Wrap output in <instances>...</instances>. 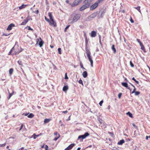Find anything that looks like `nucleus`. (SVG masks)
<instances>
[{"mask_svg":"<svg viewBox=\"0 0 150 150\" xmlns=\"http://www.w3.org/2000/svg\"><path fill=\"white\" fill-rule=\"evenodd\" d=\"M80 17L81 15L79 14H75L72 19H69L68 21L71 23H73L76 22L80 18Z\"/></svg>","mask_w":150,"mask_h":150,"instance_id":"f257e3e1","label":"nucleus"},{"mask_svg":"<svg viewBox=\"0 0 150 150\" xmlns=\"http://www.w3.org/2000/svg\"><path fill=\"white\" fill-rule=\"evenodd\" d=\"M86 53L87 56L88 57V58L90 61L91 63V65L92 67H93V61L92 59V57L91 56V52L90 51L86 49Z\"/></svg>","mask_w":150,"mask_h":150,"instance_id":"f03ea898","label":"nucleus"},{"mask_svg":"<svg viewBox=\"0 0 150 150\" xmlns=\"http://www.w3.org/2000/svg\"><path fill=\"white\" fill-rule=\"evenodd\" d=\"M16 47L15 48V53L16 55L18 54L19 53L22 52L23 49H21L20 47H19L18 45H16Z\"/></svg>","mask_w":150,"mask_h":150,"instance_id":"7ed1b4c3","label":"nucleus"},{"mask_svg":"<svg viewBox=\"0 0 150 150\" xmlns=\"http://www.w3.org/2000/svg\"><path fill=\"white\" fill-rule=\"evenodd\" d=\"M82 1V0H75L72 4L69 3V4L72 7H74L78 5Z\"/></svg>","mask_w":150,"mask_h":150,"instance_id":"20e7f679","label":"nucleus"},{"mask_svg":"<svg viewBox=\"0 0 150 150\" xmlns=\"http://www.w3.org/2000/svg\"><path fill=\"white\" fill-rule=\"evenodd\" d=\"M90 134L88 132H85L84 134L79 135L78 139H82V140L86 138V137L89 136Z\"/></svg>","mask_w":150,"mask_h":150,"instance_id":"39448f33","label":"nucleus"},{"mask_svg":"<svg viewBox=\"0 0 150 150\" xmlns=\"http://www.w3.org/2000/svg\"><path fill=\"white\" fill-rule=\"evenodd\" d=\"M91 5V3H88L87 4H85L84 5L82 6L79 9L80 11H82L85 9L86 8L89 7Z\"/></svg>","mask_w":150,"mask_h":150,"instance_id":"423d86ee","label":"nucleus"},{"mask_svg":"<svg viewBox=\"0 0 150 150\" xmlns=\"http://www.w3.org/2000/svg\"><path fill=\"white\" fill-rule=\"evenodd\" d=\"M39 43V45L40 47H42V46L44 42L43 40L41 39V38H39L37 39V43L38 44V42Z\"/></svg>","mask_w":150,"mask_h":150,"instance_id":"0eeeda50","label":"nucleus"},{"mask_svg":"<svg viewBox=\"0 0 150 150\" xmlns=\"http://www.w3.org/2000/svg\"><path fill=\"white\" fill-rule=\"evenodd\" d=\"M49 23L50 25H52L54 27L57 26L56 23L54 21V19L50 20V22H49Z\"/></svg>","mask_w":150,"mask_h":150,"instance_id":"6e6552de","label":"nucleus"},{"mask_svg":"<svg viewBox=\"0 0 150 150\" xmlns=\"http://www.w3.org/2000/svg\"><path fill=\"white\" fill-rule=\"evenodd\" d=\"M29 114V113H23L22 115H24L25 116H27L29 118H32L34 116V115L33 113H31L29 115H28Z\"/></svg>","mask_w":150,"mask_h":150,"instance_id":"1a4fd4ad","label":"nucleus"},{"mask_svg":"<svg viewBox=\"0 0 150 150\" xmlns=\"http://www.w3.org/2000/svg\"><path fill=\"white\" fill-rule=\"evenodd\" d=\"M98 6V3L97 2L93 4L90 7V10H93L96 8Z\"/></svg>","mask_w":150,"mask_h":150,"instance_id":"9d476101","label":"nucleus"},{"mask_svg":"<svg viewBox=\"0 0 150 150\" xmlns=\"http://www.w3.org/2000/svg\"><path fill=\"white\" fill-rule=\"evenodd\" d=\"M105 12L103 11L100 10L98 13V17L99 18H102L104 15Z\"/></svg>","mask_w":150,"mask_h":150,"instance_id":"9b49d317","label":"nucleus"},{"mask_svg":"<svg viewBox=\"0 0 150 150\" xmlns=\"http://www.w3.org/2000/svg\"><path fill=\"white\" fill-rule=\"evenodd\" d=\"M122 85L127 88V89L129 90L130 91H131V89L129 88V87H128V85L127 83L126 82H122Z\"/></svg>","mask_w":150,"mask_h":150,"instance_id":"f8f14e48","label":"nucleus"},{"mask_svg":"<svg viewBox=\"0 0 150 150\" xmlns=\"http://www.w3.org/2000/svg\"><path fill=\"white\" fill-rule=\"evenodd\" d=\"M75 145V144L74 143L72 144L69 145L66 149V150H70Z\"/></svg>","mask_w":150,"mask_h":150,"instance_id":"ddd939ff","label":"nucleus"},{"mask_svg":"<svg viewBox=\"0 0 150 150\" xmlns=\"http://www.w3.org/2000/svg\"><path fill=\"white\" fill-rule=\"evenodd\" d=\"M15 26V25L13 23H11L8 26V28H7V30H11L13 27H14Z\"/></svg>","mask_w":150,"mask_h":150,"instance_id":"4468645a","label":"nucleus"},{"mask_svg":"<svg viewBox=\"0 0 150 150\" xmlns=\"http://www.w3.org/2000/svg\"><path fill=\"white\" fill-rule=\"evenodd\" d=\"M97 12L93 13L90 16V18H91V19L94 18L97 16Z\"/></svg>","mask_w":150,"mask_h":150,"instance_id":"2eb2a0df","label":"nucleus"},{"mask_svg":"<svg viewBox=\"0 0 150 150\" xmlns=\"http://www.w3.org/2000/svg\"><path fill=\"white\" fill-rule=\"evenodd\" d=\"M96 35V32L94 31H92L91 32V36L92 37H94Z\"/></svg>","mask_w":150,"mask_h":150,"instance_id":"dca6fc26","label":"nucleus"},{"mask_svg":"<svg viewBox=\"0 0 150 150\" xmlns=\"http://www.w3.org/2000/svg\"><path fill=\"white\" fill-rule=\"evenodd\" d=\"M82 75L84 78H86L88 76L87 72L86 71H84Z\"/></svg>","mask_w":150,"mask_h":150,"instance_id":"f3484780","label":"nucleus"},{"mask_svg":"<svg viewBox=\"0 0 150 150\" xmlns=\"http://www.w3.org/2000/svg\"><path fill=\"white\" fill-rule=\"evenodd\" d=\"M125 141L124 139H122L118 142L117 144L119 145H122L125 143Z\"/></svg>","mask_w":150,"mask_h":150,"instance_id":"a211bd4d","label":"nucleus"},{"mask_svg":"<svg viewBox=\"0 0 150 150\" xmlns=\"http://www.w3.org/2000/svg\"><path fill=\"white\" fill-rule=\"evenodd\" d=\"M16 47V45H15L11 49V50L10 51L8 54V55H11V53L13 51L15 50V48Z\"/></svg>","mask_w":150,"mask_h":150,"instance_id":"6ab92c4d","label":"nucleus"},{"mask_svg":"<svg viewBox=\"0 0 150 150\" xmlns=\"http://www.w3.org/2000/svg\"><path fill=\"white\" fill-rule=\"evenodd\" d=\"M28 20L25 19L23 20V21L21 23V25H24L28 22Z\"/></svg>","mask_w":150,"mask_h":150,"instance_id":"aec40b11","label":"nucleus"},{"mask_svg":"<svg viewBox=\"0 0 150 150\" xmlns=\"http://www.w3.org/2000/svg\"><path fill=\"white\" fill-rule=\"evenodd\" d=\"M93 0H85L83 2L84 4H87L88 3H90V2Z\"/></svg>","mask_w":150,"mask_h":150,"instance_id":"412c9836","label":"nucleus"},{"mask_svg":"<svg viewBox=\"0 0 150 150\" xmlns=\"http://www.w3.org/2000/svg\"><path fill=\"white\" fill-rule=\"evenodd\" d=\"M50 119H45L44 121V123L45 124L48 123L50 121Z\"/></svg>","mask_w":150,"mask_h":150,"instance_id":"4be33fe9","label":"nucleus"},{"mask_svg":"<svg viewBox=\"0 0 150 150\" xmlns=\"http://www.w3.org/2000/svg\"><path fill=\"white\" fill-rule=\"evenodd\" d=\"M68 89V86H64L63 88V91H67Z\"/></svg>","mask_w":150,"mask_h":150,"instance_id":"5701e85b","label":"nucleus"},{"mask_svg":"<svg viewBox=\"0 0 150 150\" xmlns=\"http://www.w3.org/2000/svg\"><path fill=\"white\" fill-rule=\"evenodd\" d=\"M48 14L50 20L53 19L52 13L49 12Z\"/></svg>","mask_w":150,"mask_h":150,"instance_id":"b1692460","label":"nucleus"},{"mask_svg":"<svg viewBox=\"0 0 150 150\" xmlns=\"http://www.w3.org/2000/svg\"><path fill=\"white\" fill-rule=\"evenodd\" d=\"M112 49L114 53H115L116 52V50L115 48V45H113L112 47Z\"/></svg>","mask_w":150,"mask_h":150,"instance_id":"393cba45","label":"nucleus"},{"mask_svg":"<svg viewBox=\"0 0 150 150\" xmlns=\"http://www.w3.org/2000/svg\"><path fill=\"white\" fill-rule=\"evenodd\" d=\"M13 69L12 68L10 69L9 70V74L10 76L11 75V74H12V73H13Z\"/></svg>","mask_w":150,"mask_h":150,"instance_id":"a878e982","label":"nucleus"},{"mask_svg":"<svg viewBox=\"0 0 150 150\" xmlns=\"http://www.w3.org/2000/svg\"><path fill=\"white\" fill-rule=\"evenodd\" d=\"M127 115H128L130 117L132 118L133 116L132 114L130 112H128L126 113Z\"/></svg>","mask_w":150,"mask_h":150,"instance_id":"bb28decb","label":"nucleus"},{"mask_svg":"<svg viewBox=\"0 0 150 150\" xmlns=\"http://www.w3.org/2000/svg\"><path fill=\"white\" fill-rule=\"evenodd\" d=\"M26 6V5L23 4L21 6H20L19 7V9H23V8H25V7Z\"/></svg>","mask_w":150,"mask_h":150,"instance_id":"cd10ccee","label":"nucleus"},{"mask_svg":"<svg viewBox=\"0 0 150 150\" xmlns=\"http://www.w3.org/2000/svg\"><path fill=\"white\" fill-rule=\"evenodd\" d=\"M14 92L13 91V92L12 93H10L9 92V96L8 98V99H9L11 98V96L13 94Z\"/></svg>","mask_w":150,"mask_h":150,"instance_id":"c85d7f7f","label":"nucleus"},{"mask_svg":"<svg viewBox=\"0 0 150 150\" xmlns=\"http://www.w3.org/2000/svg\"><path fill=\"white\" fill-rule=\"evenodd\" d=\"M134 8L137 9L139 12H141V10H140V6H138L137 7H134Z\"/></svg>","mask_w":150,"mask_h":150,"instance_id":"c756f323","label":"nucleus"},{"mask_svg":"<svg viewBox=\"0 0 150 150\" xmlns=\"http://www.w3.org/2000/svg\"><path fill=\"white\" fill-rule=\"evenodd\" d=\"M132 80L134 81L136 83V84H138L139 83V82L138 81L136 80L134 77H133L132 78Z\"/></svg>","mask_w":150,"mask_h":150,"instance_id":"7c9ffc66","label":"nucleus"},{"mask_svg":"<svg viewBox=\"0 0 150 150\" xmlns=\"http://www.w3.org/2000/svg\"><path fill=\"white\" fill-rule=\"evenodd\" d=\"M91 18H90V16H88L87 18H86V21H91Z\"/></svg>","mask_w":150,"mask_h":150,"instance_id":"2f4dec72","label":"nucleus"},{"mask_svg":"<svg viewBox=\"0 0 150 150\" xmlns=\"http://www.w3.org/2000/svg\"><path fill=\"white\" fill-rule=\"evenodd\" d=\"M141 47V49L142 50L144 51V52H146L144 46Z\"/></svg>","mask_w":150,"mask_h":150,"instance_id":"473e14b6","label":"nucleus"},{"mask_svg":"<svg viewBox=\"0 0 150 150\" xmlns=\"http://www.w3.org/2000/svg\"><path fill=\"white\" fill-rule=\"evenodd\" d=\"M18 63L19 65H20L21 66H22V62L21 60H18Z\"/></svg>","mask_w":150,"mask_h":150,"instance_id":"72a5a7b5","label":"nucleus"},{"mask_svg":"<svg viewBox=\"0 0 150 150\" xmlns=\"http://www.w3.org/2000/svg\"><path fill=\"white\" fill-rule=\"evenodd\" d=\"M80 65L81 68H83L84 69H86L84 68L83 65L81 62H80Z\"/></svg>","mask_w":150,"mask_h":150,"instance_id":"f704fd0d","label":"nucleus"},{"mask_svg":"<svg viewBox=\"0 0 150 150\" xmlns=\"http://www.w3.org/2000/svg\"><path fill=\"white\" fill-rule=\"evenodd\" d=\"M60 137L59 134H58V136L57 137H55L54 138V141H56Z\"/></svg>","mask_w":150,"mask_h":150,"instance_id":"c9c22d12","label":"nucleus"},{"mask_svg":"<svg viewBox=\"0 0 150 150\" xmlns=\"http://www.w3.org/2000/svg\"><path fill=\"white\" fill-rule=\"evenodd\" d=\"M79 84H82V85H83V81L81 79L79 80Z\"/></svg>","mask_w":150,"mask_h":150,"instance_id":"e433bc0d","label":"nucleus"},{"mask_svg":"<svg viewBox=\"0 0 150 150\" xmlns=\"http://www.w3.org/2000/svg\"><path fill=\"white\" fill-rule=\"evenodd\" d=\"M33 139H35L36 138L38 137L39 136V135H36L35 134H33Z\"/></svg>","mask_w":150,"mask_h":150,"instance_id":"4c0bfd02","label":"nucleus"},{"mask_svg":"<svg viewBox=\"0 0 150 150\" xmlns=\"http://www.w3.org/2000/svg\"><path fill=\"white\" fill-rule=\"evenodd\" d=\"M70 26V25H68L65 28L64 30V32H66L67 31V30L68 28Z\"/></svg>","mask_w":150,"mask_h":150,"instance_id":"58836bf2","label":"nucleus"},{"mask_svg":"<svg viewBox=\"0 0 150 150\" xmlns=\"http://www.w3.org/2000/svg\"><path fill=\"white\" fill-rule=\"evenodd\" d=\"M58 51L59 53L60 54H61V49L60 48H59L58 49Z\"/></svg>","mask_w":150,"mask_h":150,"instance_id":"ea45409f","label":"nucleus"},{"mask_svg":"<svg viewBox=\"0 0 150 150\" xmlns=\"http://www.w3.org/2000/svg\"><path fill=\"white\" fill-rule=\"evenodd\" d=\"M134 93H135V94L136 96L140 94V92L139 91H135Z\"/></svg>","mask_w":150,"mask_h":150,"instance_id":"a19ab883","label":"nucleus"},{"mask_svg":"<svg viewBox=\"0 0 150 150\" xmlns=\"http://www.w3.org/2000/svg\"><path fill=\"white\" fill-rule=\"evenodd\" d=\"M130 66L132 67H134V64H133V63H132V62L131 61H130Z\"/></svg>","mask_w":150,"mask_h":150,"instance_id":"79ce46f5","label":"nucleus"},{"mask_svg":"<svg viewBox=\"0 0 150 150\" xmlns=\"http://www.w3.org/2000/svg\"><path fill=\"white\" fill-rule=\"evenodd\" d=\"M45 20L47 22H50V20H49V19L47 18L46 16H45Z\"/></svg>","mask_w":150,"mask_h":150,"instance_id":"37998d69","label":"nucleus"},{"mask_svg":"<svg viewBox=\"0 0 150 150\" xmlns=\"http://www.w3.org/2000/svg\"><path fill=\"white\" fill-rule=\"evenodd\" d=\"M103 103V100L100 101V103H99V105H100V106H102Z\"/></svg>","mask_w":150,"mask_h":150,"instance_id":"c03bdc74","label":"nucleus"},{"mask_svg":"<svg viewBox=\"0 0 150 150\" xmlns=\"http://www.w3.org/2000/svg\"><path fill=\"white\" fill-rule=\"evenodd\" d=\"M6 145V143L2 144H0V147H4Z\"/></svg>","mask_w":150,"mask_h":150,"instance_id":"a18cd8bd","label":"nucleus"},{"mask_svg":"<svg viewBox=\"0 0 150 150\" xmlns=\"http://www.w3.org/2000/svg\"><path fill=\"white\" fill-rule=\"evenodd\" d=\"M122 95V94L121 93H119L118 95V98H120L121 96Z\"/></svg>","mask_w":150,"mask_h":150,"instance_id":"49530a36","label":"nucleus"},{"mask_svg":"<svg viewBox=\"0 0 150 150\" xmlns=\"http://www.w3.org/2000/svg\"><path fill=\"white\" fill-rule=\"evenodd\" d=\"M67 73H66L65 74V77H64V79H68V78L67 76Z\"/></svg>","mask_w":150,"mask_h":150,"instance_id":"de8ad7c7","label":"nucleus"},{"mask_svg":"<svg viewBox=\"0 0 150 150\" xmlns=\"http://www.w3.org/2000/svg\"><path fill=\"white\" fill-rule=\"evenodd\" d=\"M31 19L30 17L29 16H28L26 18V19H27L28 20V21L30 20Z\"/></svg>","mask_w":150,"mask_h":150,"instance_id":"09e8293b","label":"nucleus"},{"mask_svg":"<svg viewBox=\"0 0 150 150\" xmlns=\"http://www.w3.org/2000/svg\"><path fill=\"white\" fill-rule=\"evenodd\" d=\"M28 29L29 30H31L32 31L33 30V29L31 28L30 26H28Z\"/></svg>","mask_w":150,"mask_h":150,"instance_id":"8fccbe9b","label":"nucleus"},{"mask_svg":"<svg viewBox=\"0 0 150 150\" xmlns=\"http://www.w3.org/2000/svg\"><path fill=\"white\" fill-rule=\"evenodd\" d=\"M99 121L100 124H102L103 123V121L101 119H100L99 120Z\"/></svg>","mask_w":150,"mask_h":150,"instance_id":"3c124183","label":"nucleus"},{"mask_svg":"<svg viewBox=\"0 0 150 150\" xmlns=\"http://www.w3.org/2000/svg\"><path fill=\"white\" fill-rule=\"evenodd\" d=\"M134 89L133 90V91L132 92V93H134L135 92V91L136 90V88H135V87L134 86Z\"/></svg>","mask_w":150,"mask_h":150,"instance_id":"603ef678","label":"nucleus"},{"mask_svg":"<svg viewBox=\"0 0 150 150\" xmlns=\"http://www.w3.org/2000/svg\"><path fill=\"white\" fill-rule=\"evenodd\" d=\"M130 21L131 23H133L134 22L133 20L131 17L130 18Z\"/></svg>","mask_w":150,"mask_h":150,"instance_id":"864d4df0","label":"nucleus"},{"mask_svg":"<svg viewBox=\"0 0 150 150\" xmlns=\"http://www.w3.org/2000/svg\"><path fill=\"white\" fill-rule=\"evenodd\" d=\"M9 34H5V33H3V36H7L9 35Z\"/></svg>","mask_w":150,"mask_h":150,"instance_id":"5fc2aeb1","label":"nucleus"},{"mask_svg":"<svg viewBox=\"0 0 150 150\" xmlns=\"http://www.w3.org/2000/svg\"><path fill=\"white\" fill-rule=\"evenodd\" d=\"M45 150H48V147L47 145H46L45 146Z\"/></svg>","mask_w":150,"mask_h":150,"instance_id":"6e6d98bb","label":"nucleus"},{"mask_svg":"<svg viewBox=\"0 0 150 150\" xmlns=\"http://www.w3.org/2000/svg\"><path fill=\"white\" fill-rule=\"evenodd\" d=\"M23 127V124H22L21 125V126L20 128L19 129V130H21L22 129Z\"/></svg>","mask_w":150,"mask_h":150,"instance_id":"4d7b16f0","label":"nucleus"},{"mask_svg":"<svg viewBox=\"0 0 150 150\" xmlns=\"http://www.w3.org/2000/svg\"><path fill=\"white\" fill-rule=\"evenodd\" d=\"M137 41L139 43H140V42H141L140 41V40L138 39H137Z\"/></svg>","mask_w":150,"mask_h":150,"instance_id":"13d9d810","label":"nucleus"},{"mask_svg":"<svg viewBox=\"0 0 150 150\" xmlns=\"http://www.w3.org/2000/svg\"><path fill=\"white\" fill-rule=\"evenodd\" d=\"M139 44H140V45L141 46V47L144 46L143 44L141 42H140V43H139Z\"/></svg>","mask_w":150,"mask_h":150,"instance_id":"bf43d9fd","label":"nucleus"},{"mask_svg":"<svg viewBox=\"0 0 150 150\" xmlns=\"http://www.w3.org/2000/svg\"><path fill=\"white\" fill-rule=\"evenodd\" d=\"M58 134V133L57 132H55L54 133V135H56V136H57V135H58V134Z\"/></svg>","mask_w":150,"mask_h":150,"instance_id":"052dcab7","label":"nucleus"},{"mask_svg":"<svg viewBox=\"0 0 150 150\" xmlns=\"http://www.w3.org/2000/svg\"><path fill=\"white\" fill-rule=\"evenodd\" d=\"M132 125L134 127H137V126L134 123H132Z\"/></svg>","mask_w":150,"mask_h":150,"instance_id":"680f3d73","label":"nucleus"},{"mask_svg":"<svg viewBox=\"0 0 150 150\" xmlns=\"http://www.w3.org/2000/svg\"><path fill=\"white\" fill-rule=\"evenodd\" d=\"M103 0H98V3H100L101 1H103Z\"/></svg>","mask_w":150,"mask_h":150,"instance_id":"e2e57ef3","label":"nucleus"},{"mask_svg":"<svg viewBox=\"0 0 150 150\" xmlns=\"http://www.w3.org/2000/svg\"><path fill=\"white\" fill-rule=\"evenodd\" d=\"M39 12V11L38 10H37L36 11H35V13L36 14L38 13Z\"/></svg>","mask_w":150,"mask_h":150,"instance_id":"0e129e2a","label":"nucleus"},{"mask_svg":"<svg viewBox=\"0 0 150 150\" xmlns=\"http://www.w3.org/2000/svg\"><path fill=\"white\" fill-rule=\"evenodd\" d=\"M67 112H68L66 110L65 111H63V112L64 113H66Z\"/></svg>","mask_w":150,"mask_h":150,"instance_id":"69168bd1","label":"nucleus"},{"mask_svg":"<svg viewBox=\"0 0 150 150\" xmlns=\"http://www.w3.org/2000/svg\"><path fill=\"white\" fill-rule=\"evenodd\" d=\"M66 3H67L69 4V3H69V1L68 0H66Z\"/></svg>","mask_w":150,"mask_h":150,"instance_id":"338daca9","label":"nucleus"},{"mask_svg":"<svg viewBox=\"0 0 150 150\" xmlns=\"http://www.w3.org/2000/svg\"><path fill=\"white\" fill-rule=\"evenodd\" d=\"M129 83L133 87H134V85H133L131 83Z\"/></svg>","mask_w":150,"mask_h":150,"instance_id":"774afa93","label":"nucleus"}]
</instances>
